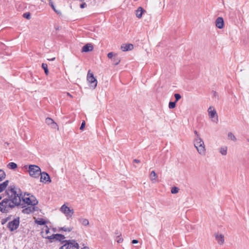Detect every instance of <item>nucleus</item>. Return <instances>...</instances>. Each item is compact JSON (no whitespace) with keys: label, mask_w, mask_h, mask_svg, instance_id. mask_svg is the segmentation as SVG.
I'll return each instance as SVG.
<instances>
[{"label":"nucleus","mask_w":249,"mask_h":249,"mask_svg":"<svg viewBox=\"0 0 249 249\" xmlns=\"http://www.w3.org/2000/svg\"><path fill=\"white\" fill-rule=\"evenodd\" d=\"M157 178V175L156 174L155 172L154 171H152L150 174V178L151 180L154 182V181L156 180Z\"/></svg>","instance_id":"obj_26"},{"label":"nucleus","mask_w":249,"mask_h":249,"mask_svg":"<svg viewBox=\"0 0 249 249\" xmlns=\"http://www.w3.org/2000/svg\"><path fill=\"white\" fill-rule=\"evenodd\" d=\"M9 143L8 142H5L4 145L6 146V145H8Z\"/></svg>","instance_id":"obj_46"},{"label":"nucleus","mask_w":249,"mask_h":249,"mask_svg":"<svg viewBox=\"0 0 249 249\" xmlns=\"http://www.w3.org/2000/svg\"><path fill=\"white\" fill-rule=\"evenodd\" d=\"M19 225V218L18 217L14 219L13 221L9 222L7 227L10 231H13L18 228Z\"/></svg>","instance_id":"obj_7"},{"label":"nucleus","mask_w":249,"mask_h":249,"mask_svg":"<svg viewBox=\"0 0 249 249\" xmlns=\"http://www.w3.org/2000/svg\"><path fill=\"white\" fill-rule=\"evenodd\" d=\"M22 199L23 201L28 205L36 206L38 203L36 197L29 194H27L26 196H25L24 197H22Z\"/></svg>","instance_id":"obj_5"},{"label":"nucleus","mask_w":249,"mask_h":249,"mask_svg":"<svg viewBox=\"0 0 249 249\" xmlns=\"http://www.w3.org/2000/svg\"><path fill=\"white\" fill-rule=\"evenodd\" d=\"M92 49L93 46L90 44H87L83 47L82 52H88L92 51Z\"/></svg>","instance_id":"obj_18"},{"label":"nucleus","mask_w":249,"mask_h":249,"mask_svg":"<svg viewBox=\"0 0 249 249\" xmlns=\"http://www.w3.org/2000/svg\"><path fill=\"white\" fill-rule=\"evenodd\" d=\"M143 9L142 7H139L136 12V15L137 18H141L142 17Z\"/></svg>","instance_id":"obj_21"},{"label":"nucleus","mask_w":249,"mask_h":249,"mask_svg":"<svg viewBox=\"0 0 249 249\" xmlns=\"http://www.w3.org/2000/svg\"><path fill=\"white\" fill-rule=\"evenodd\" d=\"M134 48V46L132 44H123L121 46V49L123 51L125 52L131 51Z\"/></svg>","instance_id":"obj_14"},{"label":"nucleus","mask_w":249,"mask_h":249,"mask_svg":"<svg viewBox=\"0 0 249 249\" xmlns=\"http://www.w3.org/2000/svg\"><path fill=\"white\" fill-rule=\"evenodd\" d=\"M41 176L40 177V181L41 182H47V181H51L49 175L45 173V172H41V174L40 175Z\"/></svg>","instance_id":"obj_13"},{"label":"nucleus","mask_w":249,"mask_h":249,"mask_svg":"<svg viewBox=\"0 0 249 249\" xmlns=\"http://www.w3.org/2000/svg\"><path fill=\"white\" fill-rule=\"evenodd\" d=\"M67 94V95H68L69 96H70V97H72V96H71V95L69 93H68V92Z\"/></svg>","instance_id":"obj_45"},{"label":"nucleus","mask_w":249,"mask_h":249,"mask_svg":"<svg viewBox=\"0 0 249 249\" xmlns=\"http://www.w3.org/2000/svg\"><path fill=\"white\" fill-rule=\"evenodd\" d=\"M60 211L65 214L67 217V219L72 217L74 213L73 209H71L69 207H67L65 204H63L60 208Z\"/></svg>","instance_id":"obj_6"},{"label":"nucleus","mask_w":249,"mask_h":249,"mask_svg":"<svg viewBox=\"0 0 249 249\" xmlns=\"http://www.w3.org/2000/svg\"><path fill=\"white\" fill-rule=\"evenodd\" d=\"M87 80L90 83L91 87H92L93 89L96 87L97 84V80L94 77L93 74L90 72V71L88 73Z\"/></svg>","instance_id":"obj_9"},{"label":"nucleus","mask_w":249,"mask_h":249,"mask_svg":"<svg viewBox=\"0 0 249 249\" xmlns=\"http://www.w3.org/2000/svg\"><path fill=\"white\" fill-rule=\"evenodd\" d=\"M86 5V4L85 3H82L81 5H80V7L81 8H84Z\"/></svg>","instance_id":"obj_39"},{"label":"nucleus","mask_w":249,"mask_h":249,"mask_svg":"<svg viewBox=\"0 0 249 249\" xmlns=\"http://www.w3.org/2000/svg\"><path fill=\"white\" fill-rule=\"evenodd\" d=\"M20 192V190L15 186L8 188L6 191L7 197L0 202V211L1 213H7L16 206L20 205L21 200Z\"/></svg>","instance_id":"obj_1"},{"label":"nucleus","mask_w":249,"mask_h":249,"mask_svg":"<svg viewBox=\"0 0 249 249\" xmlns=\"http://www.w3.org/2000/svg\"><path fill=\"white\" fill-rule=\"evenodd\" d=\"M2 198V197L1 196H0V200Z\"/></svg>","instance_id":"obj_47"},{"label":"nucleus","mask_w":249,"mask_h":249,"mask_svg":"<svg viewBox=\"0 0 249 249\" xmlns=\"http://www.w3.org/2000/svg\"><path fill=\"white\" fill-rule=\"evenodd\" d=\"M133 162L138 163L140 162V160L137 159H135L133 160Z\"/></svg>","instance_id":"obj_41"},{"label":"nucleus","mask_w":249,"mask_h":249,"mask_svg":"<svg viewBox=\"0 0 249 249\" xmlns=\"http://www.w3.org/2000/svg\"><path fill=\"white\" fill-rule=\"evenodd\" d=\"M248 141L249 142V139H248Z\"/></svg>","instance_id":"obj_48"},{"label":"nucleus","mask_w":249,"mask_h":249,"mask_svg":"<svg viewBox=\"0 0 249 249\" xmlns=\"http://www.w3.org/2000/svg\"><path fill=\"white\" fill-rule=\"evenodd\" d=\"M176 102H170L169 103V108L170 109L175 108L176 107Z\"/></svg>","instance_id":"obj_31"},{"label":"nucleus","mask_w":249,"mask_h":249,"mask_svg":"<svg viewBox=\"0 0 249 249\" xmlns=\"http://www.w3.org/2000/svg\"><path fill=\"white\" fill-rule=\"evenodd\" d=\"M194 133L195 134V138H200L199 134L196 130L194 131Z\"/></svg>","instance_id":"obj_36"},{"label":"nucleus","mask_w":249,"mask_h":249,"mask_svg":"<svg viewBox=\"0 0 249 249\" xmlns=\"http://www.w3.org/2000/svg\"><path fill=\"white\" fill-rule=\"evenodd\" d=\"M36 223L39 225H44L46 223V221L43 219H40L39 220H36Z\"/></svg>","instance_id":"obj_29"},{"label":"nucleus","mask_w":249,"mask_h":249,"mask_svg":"<svg viewBox=\"0 0 249 249\" xmlns=\"http://www.w3.org/2000/svg\"><path fill=\"white\" fill-rule=\"evenodd\" d=\"M42 68L44 70V72L46 75H48L49 73V71L48 69V65L47 64L42 63Z\"/></svg>","instance_id":"obj_27"},{"label":"nucleus","mask_w":249,"mask_h":249,"mask_svg":"<svg viewBox=\"0 0 249 249\" xmlns=\"http://www.w3.org/2000/svg\"><path fill=\"white\" fill-rule=\"evenodd\" d=\"M113 56V54L112 52H110V53H109L108 54H107V57L109 58H112V57Z\"/></svg>","instance_id":"obj_37"},{"label":"nucleus","mask_w":249,"mask_h":249,"mask_svg":"<svg viewBox=\"0 0 249 249\" xmlns=\"http://www.w3.org/2000/svg\"><path fill=\"white\" fill-rule=\"evenodd\" d=\"M63 242H65V244L59 249H79V244L75 240H66Z\"/></svg>","instance_id":"obj_3"},{"label":"nucleus","mask_w":249,"mask_h":249,"mask_svg":"<svg viewBox=\"0 0 249 249\" xmlns=\"http://www.w3.org/2000/svg\"><path fill=\"white\" fill-rule=\"evenodd\" d=\"M9 181L6 180L2 183H0V193L3 191L8 185Z\"/></svg>","instance_id":"obj_19"},{"label":"nucleus","mask_w":249,"mask_h":249,"mask_svg":"<svg viewBox=\"0 0 249 249\" xmlns=\"http://www.w3.org/2000/svg\"><path fill=\"white\" fill-rule=\"evenodd\" d=\"M72 229L73 228L71 227H67L65 226V227H61V228H59V231H64L70 232L72 231Z\"/></svg>","instance_id":"obj_24"},{"label":"nucleus","mask_w":249,"mask_h":249,"mask_svg":"<svg viewBox=\"0 0 249 249\" xmlns=\"http://www.w3.org/2000/svg\"><path fill=\"white\" fill-rule=\"evenodd\" d=\"M52 237L51 238V239H56V240L59 241L62 243H64L65 242H63L64 240V239L65 238V237L64 235H62L61 234H52Z\"/></svg>","instance_id":"obj_12"},{"label":"nucleus","mask_w":249,"mask_h":249,"mask_svg":"<svg viewBox=\"0 0 249 249\" xmlns=\"http://www.w3.org/2000/svg\"><path fill=\"white\" fill-rule=\"evenodd\" d=\"M79 222L83 226H87L89 225V220L86 218H80L79 219Z\"/></svg>","instance_id":"obj_20"},{"label":"nucleus","mask_w":249,"mask_h":249,"mask_svg":"<svg viewBox=\"0 0 249 249\" xmlns=\"http://www.w3.org/2000/svg\"><path fill=\"white\" fill-rule=\"evenodd\" d=\"M215 237L219 244L222 245L224 243V239L223 235H222L221 234H215Z\"/></svg>","instance_id":"obj_17"},{"label":"nucleus","mask_w":249,"mask_h":249,"mask_svg":"<svg viewBox=\"0 0 249 249\" xmlns=\"http://www.w3.org/2000/svg\"><path fill=\"white\" fill-rule=\"evenodd\" d=\"M138 243V241L137 240H136V239H134L132 241V244H137Z\"/></svg>","instance_id":"obj_40"},{"label":"nucleus","mask_w":249,"mask_h":249,"mask_svg":"<svg viewBox=\"0 0 249 249\" xmlns=\"http://www.w3.org/2000/svg\"><path fill=\"white\" fill-rule=\"evenodd\" d=\"M6 174L5 172L2 170H0V181H2L5 178Z\"/></svg>","instance_id":"obj_28"},{"label":"nucleus","mask_w":249,"mask_h":249,"mask_svg":"<svg viewBox=\"0 0 249 249\" xmlns=\"http://www.w3.org/2000/svg\"><path fill=\"white\" fill-rule=\"evenodd\" d=\"M116 240L118 243H121L123 241V238L121 237V235H118L116 237Z\"/></svg>","instance_id":"obj_32"},{"label":"nucleus","mask_w":249,"mask_h":249,"mask_svg":"<svg viewBox=\"0 0 249 249\" xmlns=\"http://www.w3.org/2000/svg\"><path fill=\"white\" fill-rule=\"evenodd\" d=\"M175 98L176 99V102L178 101L180 98H181V95L179 94L178 93H175L174 94Z\"/></svg>","instance_id":"obj_34"},{"label":"nucleus","mask_w":249,"mask_h":249,"mask_svg":"<svg viewBox=\"0 0 249 249\" xmlns=\"http://www.w3.org/2000/svg\"><path fill=\"white\" fill-rule=\"evenodd\" d=\"M41 234L43 238L52 240L51 238L52 237V234H50V229L47 226H44L42 229Z\"/></svg>","instance_id":"obj_10"},{"label":"nucleus","mask_w":249,"mask_h":249,"mask_svg":"<svg viewBox=\"0 0 249 249\" xmlns=\"http://www.w3.org/2000/svg\"><path fill=\"white\" fill-rule=\"evenodd\" d=\"M179 189L178 187H174L171 188V193L172 194H177L178 192Z\"/></svg>","instance_id":"obj_30"},{"label":"nucleus","mask_w":249,"mask_h":249,"mask_svg":"<svg viewBox=\"0 0 249 249\" xmlns=\"http://www.w3.org/2000/svg\"><path fill=\"white\" fill-rule=\"evenodd\" d=\"M37 210V207H36L35 206L30 205L29 206L24 208L22 210V212L25 214H30Z\"/></svg>","instance_id":"obj_11"},{"label":"nucleus","mask_w":249,"mask_h":249,"mask_svg":"<svg viewBox=\"0 0 249 249\" xmlns=\"http://www.w3.org/2000/svg\"><path fill=\"white\" fill-rule=\"evenodd\" d=\"M208 112L211 119H213V121L217 123L218 118L216 110L213 107H210L208 109Z\"/></svg>","instance_id":"obj_8"},{"label":"nucleus","mask_w":249,"mask_h":249,"mask_svg":"<svg viewBox=\"0 0 249 249\" xmlns=\"http://www.w3.org/2000/svg\"><path fill=\"white\" fill-rule=\"evenodd\" d=\"M228 138L229 139L233 141V142L236 141V138L233 134L231 132H229L228 134Z\"/></svg>","instance_id":"obj_23"},{"label":"nucleus","mask_w":249,"mask_h":249,"mask_svg":"<svg viewBox=\"0 0 249 249\" xmlns=\"http://www.w3.org/2000/svg\"><path fill=\"white\" fill-rule=\"evenodd\" d=\"M55 57H53V58H51V59H49V60H50V61H53V60H55Z\"/></svg>","instance_id":"obj_44"},{"label":"nucleus","mask_w":249,"mask_h":249,"mask_svg":"<svg viewBox=\"0 0 249 249\" xmlns=\"http://www.w3.org/2000/svg\"><path fill=\"white\" fill-rule=\"evenodd\" d=\"M81 249H89V247H84Z\"/></svg>","instance_id":"obj_43"},{"label":"nucleus","mask_w":249,"mask_h":249,"mask_svg":"<svg viewBox=\"0 0 249 249\" xmlns=\"http://www.w3.org/2000/svg\"><path fill=\"white\" fill-rule=\"evenodd\" d=\"M7 167L11 169H15L17 167V165L14 162H10L7 164Z\"/></svg>","instance_id":"obj_22"},{"label":"nucleus","mask_w":249,"mask_h":249,"mask_svg":"<svg viewBox=\"0 0 249 249\" xmlns=\"http://www.w3.org/2000/svg\"><path fill=\"white\" fill-rule=\"evenodd\" d=\"M51 7H52V8L53 9V10H54L56 13H58V14L59 13L57 12V11H56V9H55V8H54V5H53V4H51Z\"/></svg>","instance_id":"obj_38"},{"label":"nucleus","mask_w":249,"mask_h":249,"mask_svg":"<svg viewBox=\"0 0 249 249\" xmlns=\"http://www.w3.org/2000/svg\"><path fill=\"white\" fill-rule=\"evenodd\" d=\"M29 173L32 178H38L41 174V169L37 165H30L29 166Z\"/></svg>","instance_id":"obj_4"},{"label":"nucleus","mask_w":249,"mask_h":249,"mask_svg":"<svg viewBox=\"0 0 249 249\" xmlns=\"http://www.w3.org/2000/svg\"><path fill=\"white\" fill-rule=\"evenodd\" d=\"M85 124H86L85 122L83 121L81 124L80 129L81 130H83L84 129V128L85 127Z\"/></svg>","instance_id":"obj_35"},{"label":"nucleus","mask_w":249,"mask_h":249,"mask_svg":"<svg viewBox=\"0 0 249 249\" xmlns=\"http://www.w3.org/2000/svg\"><path fill=\"white\" fill-rule=\"evenodd\" d=\"M115 64L117 65L120 62V60H114Z\"/></svg>","instance_id":"obj_42"},{"label":"nucleus","mask_w":249,"mask_h":249,"mask_svg":"<svg viewBox=\"0 0 249 249\" xmlns=\"http://www.w3.org/2000/svg\"><path fill=\"white\" fill-rule=\"evenodd\" d=\"M219 152L222 155H226L227 153V147H222L219 149Z\"/></svg>","instance_id":"obj_25"},{"label":"nucleus","mask_w":249,"mask_h":249,"mask_svg":"<svg viewBox=\"0 0 249 249\" xmlns=\"http://www.w3.org/2000/svg\"><path fill=\"white\" fill-rule=\"evenodd\" d=\"M23 17L24 18H26L28 19H30L31 18V15L30 13H25L23 15Z\"/></svg>","instance_id":"obj_33"},{"label":"nucleus","mask_w":249,"mask_h":249,"mask_svg":"<svg viewBox=\"0 0 249 249\" xmlns=\"http://www.w3.org/2000/svg\"><path fill=\"white\" fill-rule=\"evenodd\" d=\"M194 144L198 153L201 155H204L206 152V149L202 139L201 138H195Z\"/></svg>","instance_id":"obj_2"},{"label":"nucleus","mask_w":249,"mask_h":249,"mask_svg":"<svg viewBox=\"0 0 249 249\" xmlns=\"http://www.w3.org/2000/svg\"><path fill=\"white\" fill-rule=\"evenodd\" d=\"M45 123L48 125H51V127L53 128H55L57 126L56 123L51 118H47L45 120Z\"/></svg>","instance_id":"obj_16"},{"label":"nucleus","mask_w":249,"mask_h":249,"mask_svg":"<svg viewBox=\"0 0 249 249\" xmlns=\"http://www.w3.org/2000/svg\"><path fill=\"white\" fill-rule=\"evenodd\" d=\"M215 25L219 29H222L224 26V20L222 18L218 17L215 21Z\"/></svg>","instance_id":"obj_15"}]
</instances>
